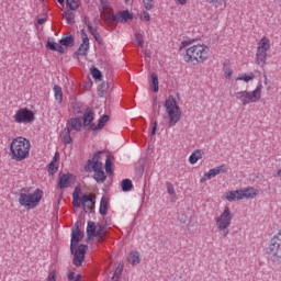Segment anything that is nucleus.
Segmentation results:
<instances>
[{
	"label": "nucleus",
	"mask_w": 281,
	"mask_h": 281,
	"mask_svg": "<svg viewBox=\"0 0 281 281\" xmlns=\"http://www.w3.org/2000/svg\"><path fill=\"white\" fill-rule=\"evenodd\" d=\"M216 176V170L210 169L207 172H205L202 178L200 179V183H205V181H210V179H214Z\"/></svg>",
	"instance_id": "27"
},
{
	"label": "nucleus",
	"mask_w": 281,
	"mask_h": 281,
	"mask_svg": "<svg viewBox=\"0 0 281 281\" xmlns=\"http://www.w3.org/2000/svg\"><path fill=\"white\" fill-rule=\"evenodd\" d=\"M91 71V76L92 78H94V80H102V72L100 71V69L92 67L90 69Z\"/></svg>",
	"instance_id": "33"
},
{
	"label": "nucleus",
	"mask_w": 281,
	"mask_h": 281,
	"mask_svg": "<svg viewBox=\"0 0 281 281\" xmlns=\"http://www.w3.org/2000/svg\"><path fill=\"white\" fill-rule=\"evenodd\" d=\"M48 172H49L50 175H56V172H58V162L52 161V162L48 165Z\"/></svg>",
	"instance_id": "36"
},
{
	"label": "nucleus",
	"mask_w": 281,
	"mask_h": 281,
	"mask_svg": "<svg viewBox=\"0 0 281 281\" xmlns=\"http://www.w3.org/2000/svg\"><path fill=\"white\" fill-rule=\"evenodd\" d=\"M127 262L133 265V267L139 265V262H142V255H139V251L132 250L127 256Z\"/></svg>",
	"instance_id": "18"
},
{
	"label": "nucleus",
	"mask_w": 281,
	"mask_h": 281,
	"mask_svg": "<svg viewBox=\"0 0 281 281\" xmlns=\"http://www.w3.org/2000/svg\"><path fill=\"white\" fill-rule=\"evenodd\" d=\"M135 42L138 47H144V35L142 33H136Z\"/></svg>",
	"instance_id": "37"
},
{
	"label": "nucleus",
	"mask_w": 281,
	"mask_h": 281,
	"mask_svg": "<svg viewBox=\"0 0 281 281\" xmlns=\"http://www.w3.org/2000/svg\"><path fill=\"white\" fill-rule=\"evenodd\" d=\"M32 143L30 139L19 136L12 139L10 144V155L13 161H25L30 157Z\"/></svg>",
	"instance_id": "2"
},
{
	"label": "nucleus",
	"mask_w": 281,
	"mask_h": 281,
	"mask_svg": "<svg viewBox=\"0 0 281 281\" xmlns=\"http://www.w3.org/2000/svg\"><path fill=\"white\" fill-rule=\"evenodd\" d=\"M48 49H52V52H58V54H65V48L61 45H56L54 42L47 43Z\"/></svg>",
	"instance_id": "29"
},
{
	"label": "nucleus",
	"mask_w": 281,
	"mask_h": 281,
	"mask_svg": "<svg viewBox=\"0 0 281 281\" xmlns=\"http://www.w3.org/2000/svg\"><path fill=\"white\" fill-rule=\"evenodd\" d=\"M190 45H192V41H182L180 44V49L188 47L182 56L184 63L189 65H203V63L210 60L212 54L210 46L203 43Z\"/></svg>",
	"instance_id": "1"
},
{
	"label": "nucleus",
	"mask_w": 281,
	"mask_h": 281,
	"mask_svg": "<svg viewBox=\"0 0 281 281\" xmlns=\"http://www.w3.org/2000/svg\"><path fill=\"white\" fill-rule=\"evenodd\" d=\"M232 221H234V213H232V209H229V206H225L223 212L215 217L217 232L223 238H227V236H229Z\"/></svg>",
	"instance_id": "8"
},
{
	"label": "nucleus",
	"mask_w": 281,
	"mask_h": 281,
	"mask_svg": "<svg viewBox=\"0 0 281 281\" xmlns=\"http://www.w3.org/2000/svg\"><path fill=\"white\" fill-rule=\"evenodd\" d=\"M63 16L66 19L67 23H74L76 19V14L72 11H65Z\"/></svg>",
	"instance_id": "34"
},
{
	"label": "nucleus",
	"mask_w": 281,
	"mask_h": 281,
	"mask_svg": "<svg viewBox=\"0 0 281 281\" xmlns=\"http://www.w3.org/2000/svg\"><path fill=\"white\" fill-rule=\"evenodd\" d=\"M74 181V176L71 173L61 175L59 177L58 188L60 190H65V188H69L71 182Z\"/></svg>",
	"instance_id": "16"
},
{
	"label": "nucleus",
	"mask_w": 281,
	"mask_h": 281,
	"mask_svg": "<svg viewBox=\"0 0 281 281\" xmlns=\"http://www.w3.org/2000/svg\"><path fill=\"white\" fill-rule=\"evenodd\" d=\"M58 3H60V5H63V8H65V0H57Z\"/></svg>",
	"instance_id": "52"
},
{
	"label": "nucleus",
	"mask_w": 281,
	"mask_h": 281,
	"mask_svg": "<svg viewBox=\"0 0 281 281\" xmlns=\"http://www.w3.org/2000/svg\"><path fill=\"white\" fill-rule=\"evenodd\" d=\"M85 234L80 232L77 227L71 233L70 240V251L74 254V265L75 267H82V262H85V254H87V245H79L80 240H82Z\"/></svg>",
	"instance_id": "3"
},
{
	"label": "nucleus",
	"mask_w": 281,
	"mask_h": 281,
	"mask_svg": "<svg viewBox=\"0 0 281 281\" xmlns=\"http://www.w3.org/2000/svg\"><path fill=\"white\" fill-rule=\"evenodd\" d=\"M165 113L168 120V127L172 128L179 124L181 121V108H179V103L175 97L170 95L165 101Z\"/></svg>",
	"instance_id": "6"
},
{
	"label": "nucleus",
	"mask_w": 281,
	"mask_h": 281,
	"mask_svg": "<svg viewBox=\"0 0 281 281\" xmlns=\"http://www.w3.org/2000/svg\"><path fill=\"white\" fill-rule=\"evenodd\" d=\"M47 281H56V271L49 272Z\"/></svg>",
	"instance_id": "46"
},
{
	"label": "nucleus",
	"mask_w": 281,
	"mask_h": 281,
	"mask_svg": "<svg viewBox=\"0 0 281 281\" xmlns=\"http://www.w3.org/2000/svg\"><path fill=\"white\" fill-rule=\"evenodd\" d=\"M140 21H150V13H148L147 11H143L140 13Z\"/></svg>",
	"instance_id": "44"
},
{
	"label": "nucleus",
	"mask_w": 281,
	"mask_h": 281,
	"mask_svg": "<svg viewBox=\"0 0 281 281\" xmlns=\"http://www.w3.org/2000/svg\"><path fill=\"white\" fill-rule=\"evenodd\" d=\"M36 120L34 112L27 108H20L13 115V122L15 124H32Z\"/></svg>",
	"instance_id": "12"
},
{
	"label": "nucleus",
	"mask_w": 281,
	"mask_h": 281,
	"mask_svg": "<svg viewBox=\"0 0 281 281\" xmlns=\"http://www.w3.org/2000/svg\"><path fill=\"white\" fill-rule=\"evenodd\" d=\"M87 235L89 238H95L97 236H100V231H98V227L95 226L94 222H88Z\"/></svg>",
	"instance_id": "21"
},
{
	"label": "nucleus",
	"mask_w": 281,
	"mask_h": 281,
	"mask_svg": "<svg viewBox=\"0 0 281 281\" xmlns=\"http://www.w3.org/2000/svg\"><path fill=\"white\" fill-rule=\"evenodd\" d=\"M81 203L85 212H91L95 207V195L85 194L81 196Z\"/></svg>",
	"instance_id": "14"
},
{
	"label": "nucleus",
	"mask_w": 281,
	"mask_h": 281,
	"mask_svg": "<svg viewBox=\"0 0 281 281\" xmlns=\"http://www.w3.org/2000/svg\"><path fill=\"white\" fill-rule=\"evenodd\" d=\"M234 76V70L227 68L225 71H224V77L226 78V80H232Z\"/></svg>",
	"instance_id": "43"
},
{
	"label": "nucleus",
	"mask_w": 281,
	"mask_h": 281,
	"mask_svg": "<svg viewBox=\"0 0 281 281\" xmlns=\"http://www.w3.org/2000/svg\"><path fill=\"white\" fill-rule=\"evenodd\" d=\"M41 199H43V191L41 189H21L19 195V203L25 210H34L38 207V203H41Z\"/></svg>",
	"instance_id": "4"
},
{
	"label": "nucleus",
	"mask_w": 281,
	"mask_h": 281,
	"mask_svg": "<svg viewBox=\"0 0 281 281\" xmlns=\"http://www.w3.org/2000/svg\"><path fill=\"white\" fill-rule=\"evenodd\" d=\"M60 156H58V153L55 154V157L53 159V161H55V164H57L58 159H59Z\"/></svg>",
	"instance_id": "51"
},
{
	"label": "nucleus",
	"mask_w": 281,
	"mask_h": 281,
	"mask_svg": "<svg viewBox=\"0 0 281 281\" xmlns=\"http://www.w3.org/2000/svg\"><path fill=\"white\" fill-rule=\"evenodd\" d=\"M111 166H112L111 157L106 156L105 171L108 172V175H111V172H113V169L111 168Z\"/></svg>",
	"instance_id": "41"
},
{
	"label": "nucleus",
	"mask_w": 281,
	"mask_h": 281,
	"mask_svg": "<svg viewBox=\"0 0 281 281\" xmlns=\"http://www.w3.org/2000/svg\"><path fill=\"white\" fill-rule=\"evenodd\" d=\"M157 133V122L153 123V128H151V135H155Z\"/></svg>",
	"instance_id": "49"
},
{
	"label": "nucleus",
	"mask_w": 281,
	"mask_h": 281,
	"mask_svg": "<svg viewBox=\"0 0 281 281\" xmlns=\"http://www.w3.org/2000/svg\"><path fill=\"white\" fill-rule=\"evenodd\" d=\"M206 3H211L212 5H215V8H218V5H221L220 0H206Z\"/></svg>",
	"instance_id": "47"
},
{
	"label": "nucleus",
	"mask_w": 281,
	"mask_h": 281,
	"mask_svg": "<svg viewBox=\"0 0 281 281\" xmlns=\"http://www.w3.org/2000/svg\"><path fill=\"white\" fill-rule=\"evenodd\" d=\"M236 100H238L243 106H247V104H255L256 102H260L262 98V83H258L255 90L252 91H238L235 93Z\"/></svg>",
	"instance_id": "9"
},
{
	"label": "nucleus",
	"mask_w": 281,
	"mask_h": 281,
	"mask_svg": "<svg viewBox=\"0 0 281 281\" xmlns=\"http://www.w3.org/2000/svg\"><path fill=\"white\" fill-rule=\"evenodd\" d=\"M68 280L69 281H80V280H82V276H80V274L76 276V272L70 271V272H68Z\"/></svg>",
	"instance_id": "39"
},
{
	"label": "nucleus",
	"mask_w": 281,
	"mask_h": 281,
	"mask_svg": "<svg viewBox=\"0 0 281 281\" xmlns=\"http://www.w3.org/2000/svg\"><path fill=\"white\" fill-rule=\"evenodd\" d=\"M72 199V204L75 207H80L82 205V198H78V194L74 193Z\"/></svg>",
	"instance_id": "40"
},
{
	"label": "nucleus",
	"mask_w": 281,
	"mask_h": 281,
	"mask_svg": "<svg viewBox=\"0 0 281 281\" xmlns=\"http://www.w3.org/2000/svg\"><path fill=\"white\" fill-rule=\"evenodd\" d=\"M266 251L273 265H281V231L270 239Z\"/></svg>",
	"instance_id": "11"
},
{
	"label": "nucleus",
	"mask_w": 281,
	"mask_h": 281,
	"mask_svg": "<svg viewBox=\"0 0 281 281\" xmlns=\"http://www.w3.org/2000/svg\"><path fill=\"white\" fill-rule=\"evenodd\" d=\"M151 82L154 85V91L157 93L159 91V79L155 72L151 74Z\"/></svg>",
	"instance_id": "35"
},
{
	"label": "nucleus",
	"mask_w": 281,
	"mask_h": 281,
	"mask_svg": "<svg viewBox=\"0 0 281 281\" xmlns=\"http://www.w3.org/2000/svg\"><path fill=\"white\" fill-rule=\"evenodd\" d=\"M241 193V200L243 199H256L258 194H260V191L254 187H247L245 189H239Z\"/></svg>",
	"instance_id": "15"
},
{
	"label": "nucleus",
	"mask_w": 281,
	"mask_h": 281,
	"mask_svg": "<svg viewBox=\"0 0 281 281\" xmlns=\"http://www.w3.org/2000/svg\"><path fill=\"white\" fill-rule=\"evenodd\" d=\"M226 201L236 202V201H243V195L240 193V190L235 191H228L225 193Z\"/></svg>",
	"instance_id": "19"
},
{
	"label": "nucleus",
	"mask_w": 281,
	"mask_h": 281,
	"mask_svg": "<svg viewBox=\"0 0 281 281\" xmlns=\"http://www.w3.org/2000/svg\"><path fill=\"white\" fill-rule=\"evenodd\" d=\"M131 0H125V3H128Z\"/></svg>",
	"instance_id": "54"
},
{
	"label": "nucleus",
	"mask_w": 281,
	"mask_h": 281,
	"mask_svg": "<svg viewBox=\"0 0 281 281\" xmlns=\"http://www.w3.org/2000/svg\"><path fill=\"white\" fill-rule=\"evenodd\" d=\"M99 212L102 216H105L106 212H109V201L105 196L101 198Z\"/></svg>",
	"instance_id": "26"
},
{
	"label": "nucleus",
	"mask_w": 281,
	"mask_h": 281,
	"mask_svg": "<svg viewBox=\"0 0 281 281\" xmlns=\"http://www.w3.org/2000/svg\"><path fill=\"white\" fill-rule=\"evenodd\" d=\"M82 43L80 44L78 50L75 53V58H80V56H87L89 54V36L85 30H81Z\"/></svg>",
	"instance_id": "13"
},
{
	"label": "nucleus",
	"mask_w": 281,
	"mask_h": 281,
	"mask_svg": "<svg viewBox=\"0 0 281 281\" xmlns=\"http://www.w3.org/2000/svg\"><path fill=\"white\" fill-rule=\"evenodd\" d=\"M59 45H64V47H71L74 45V36L67 35V36L63 37L59 41Z\"/></svg>",
	"instance_id": "28"
},
{
	"label": "nucleus",
	"mask_w": 281,
	"mask_h": 281,
	"mask_svg": "<svg viewBox=\"0 0 281 281\" xmlns=\"http://www.w3.org/2000/svg\"><path fill=\"white\" fill-rule=\"evenodd\" d=\"M60 139L65 144H71V142H74L71 139V127H66L63 130V132L60 134Z\"/></svg>",
	"instance_id": "24"
},
{
	"label": "nucleus",
	"mask_w": 281,
	"mask_h": 281,
	"mask_svg": "<svg viewBox=\"0 0 281 281\" xmlns=\"http://www.w3.org/2000/svg\"><path fill=\"white\" fill-rule=\"evenodd\" d=\"M53 91L55 100H57L59 103L63 102V88H60V86H54Z\"/></svg>",
	"instance_id": "30"
},
{
	"label": "nucleus",
	"mask_w": 281,
	"mask_h": 281,
	"mask_svg": "<svg viewBox=\"0 0 281 281\" xmlns=\"http://www.w3.org/2000/svg\"><path fill=\"white\" fill-rule=\"evenodd\" d=\"M67 128H70V131H82V120L78 117L68 120Z\"/></svg>",
	"instance_id": "20"
},
{
	"label": "nucleus",
	"mask_w": 281,
	"mask_h": 281,
	"mask_svg": "<svg viewBox=\"0 0 281 281\" xmlns=\"http://www.w3.org/2000/svg\"><path fill=\"white\" fill-rule=\"evenodd\" d=\"M66 5L69 10L76 11L80 8V2L78 0H66Z\"/></svg>",
	"instance_id": "32"
},
{
	"label": "nucleus",
	"mask_w": 281,
	"mask_h": 281,
	"mask_svg": "<svg viewBox=\"0 0 281 281\" xmlns=\"http://www.w3.org/2000/svg\"><path fill=\"white\" fill-rule=\"evenodd\" d=\"M176 5H188V0H175Z\"/></svg>",
	"instance_id": "48"
},
{
	"label": "nucleus",
	"mask_w": 281,
	"mask_h": 281,
	"mask_svg": "<svg viewBox=\"0 0 281 281\" xmlns=\"http://www.w3.org/2000/svg\"><path fill=\"white\" fill-rule=\"evenodd\" d=\"M74 113H75V115H78V114L82 113V111H78V110L75 109Z\"/></svg>",
	"instance_id": "53"
},
{
	"label": "nucleus",
	"mask_w": 281,
	"mask_h": 281,
	"mask_svg": "<svg viewBox=\"0 0 281 281\" xmlns=\"http://www.w3.org/2000/svg\"><path fill=\"white\" fill-rule=\"evenodd\" d=\"M106 122H109V115L105 114L101 119H99L98 125H91V130L100 131V130L104 128V126L106 125Z\"/></svg>",
	"instance_id": "25"
},
{
	"label": "nucleus",
	"mask_w": 281,
	"mask_h": 281,
	"mask_svg": "<svg viewBox=\"0 0 281 281\" xmlns=\"http://www.w3.org/2000/svg\"><path fill=\"white\" fill-rule=\"evenodd\" d=\"M255 78H256V75L254 72H244V74L238 75V77L235 80H236V82L241 81V82L249 83Z\"/></svg>",
	"instance_id": "23"
},
{
	"label": "nucleus",
	"mask_w": 281,
	"mask_h": 281,
	"mask_svg": "<svg viewBox=\"0 0 281 281\" xmlns=\"http://www.w3.org/2000/svg\"><path fill=\"white\" fill-rule=\"evenodd\" d=\"M168 194H175V187L170 182H166Z\"/></svg>",
	"instance_id": "45"
},
{
	"label": "nucleus",
	"mask_w": 281,
	"mask_h": 281,
	"mask_svg": "<svg viewBox=\"0 0 281 281\" xmlns=\"http://www.w3.org/2000/svg\"><path fill=\"white\" fill-rule=\"evenodd\" d=\"M102 151L97 153L91 160H88L85 167L86 172H94V180L97 183H104L106 181V173H104V165L102 164Z\"/></svg>",
	"instance_id": "7"
},
{
	"label": "nucleus",
	"mask_w": 281,
	"mask_h": 281,
	"mask_svg": "<svg viewBox=\"0 0 281 281\" xmlns=\"http://www.w3.org/2000/svg\"><path fill=\"white\" fill-rule=\"evenodd\" d=\"M271 52V40L268 36H263L257 43V50L255 55V63L259 67L267 65V56Z\"/></svg>",
	"instance_id": "10"
},
{
	"label": "nucleus",
	"mask_w": 281,
	"mask_h": 281,
	"mask_svg": "<svg viewBox=\"0 0 281 281\" xmlns=\"http://www.w3.org/2000/svg\"><path fill=\"white\" fill-rule=\"evenodd\" d=\"M93 120V111H91V109H87L83 113V126H95V124H92Z\"/></svg>",
	"instance_id": "22"
},
{
	"label": "nucleus",
	"mask_w": 281,
	"mask_h": 281,
	"mask_svg": "<svg viewBox=\"0 0 281 281\" xmlns=\"http://www.w3.org/2000/svg\"><path fill=\"white\" fill-rule=\"evenodd\" d=\"M45 21H47L45 18H40L37 20V23H38V25H43V23H45Z\"/></svg>",
	"instance_id": "50"
},
{
	"label": "nucleus",
	"mask_w": 281,
	"mask_h": 281,
	"mask_svg": "<svg viewBox=\"0 0 281 281\" xmlns=\"http://www.w3.org/2000/svg\"><path fill=\"white\" fill-rule=\"evenodd\" d=\"M214 170H215L216 176L225 175V172H227V166L226 165H221L218 167H215Z\"/></svg>",
	"instance_id": "38"
},
{
	"label": "nucleus",
	"mask_w": 281,
	"mask_h": 281,
	"mask_svg": "<svg viewBox=\"0 0 281 281\" xmlns=\"http://www.w3.org/2000/svg\"><path fill=\"white\" fill-rule=\"evenodd\" d=\"M123 192H131L133 190V181L125 179L121 183Z\"/></svg>",
	"instance_id": "31"
},
{
	"label": "nucleus",
	"mask_w": 281,
	"mask_h": 281,
	"mask_svg": "<svg viewBox=\"0 0 281 281\" xmlns=\"http://www.w3.org/2000/svg\"><path fill=\"white\" fill-rule=\"evenodd\" d=\"M100 10L106 23H128V21H133V13H131L128 10L119 11L115 14L113 13V9L109 8V4L104 0H101Z\"/></svg>",
	"instance_id": "5"
},
{
	"label": "nucleus",
	"mask_w": 281,
	"mask_h": 281,
	"mask_svg": "<svg viewBox=\"0 0 281 281\" xmlns=\"http://www.w3.org/2000/svg\"><path fill=\"white\" fill-rule=\"evenodd\" d=\"M143 3H144V8L147 10H153V8H155L153 0H143Z\"/></svg>",
	"instance_id": "42"
},
{
	"label": "nucleus",
	"mask_w": 281,
	"mask_h": 281,
	"mask_svg": "<svg viewBox=\"0 0 281 281\" xmlns=\"http://www.w3.org/2000/svg\"><path fill=\"white\" fill-rule=\"evenodd\" d=\"M203 157H205V151H203V149H195L189 156V164H191V166H194L196 162L201 161Z\"/></svg>",
	"instance_id": "17"
}]
</instances>
